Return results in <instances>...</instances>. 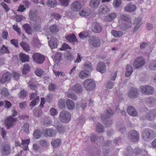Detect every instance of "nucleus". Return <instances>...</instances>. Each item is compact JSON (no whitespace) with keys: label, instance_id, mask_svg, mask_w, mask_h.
I'll list each match as a JSON object with an SVG mask.
<instances>
[{"label":"nucleus","instance_id":"f257e3e1","mask_svg":"<svg viewBox=\"0 0 156 156\" xmlns=\"http://www.w3.org/2000/svg\"><path fill=\"white\" fill-rule=\"evenodd\" d=\"M114 115L113 112L110 108L107 109L106 113H103L101 117V119L105 122L106 126H109L112 124V120L111 117Z\"/></svg>","mask_w":156,"mask_h":156},{"label":"nucleus","instance_id":"f03ea898","mask_svg":"<svg viewBox=\"0 0 156 156\" xmlns=\"http://www.w3.org/2000/svg\"><path fill=\"white\" fill-rule=\"evenodd\" d=\"M59 118L60 121L63 123H68L71 119V115L68 112L63 110L60 113Z\"/></svg>","mask_w":156,"mask_h":156},{"label":"nucleus","instance_id":"7ed1b4c3","mask_svg":"<svg viewBox=\"0 0 156 156\" xmlns=\"http://www.w3.org/2000/svg\"><path fill=\"white\" fill-rule=\"evenodd\" d=\"M85 89L87 91L93 90L96 87V84L94 80L91 79H87L83 83Z\"/></svg>","mask_w":156,"mask_h":156},{"label":"nucleus","instance_id":"20e7f679","mask_svg":"<svg viewBox=\"0 0 156 156\" xmlns=\"http://www.w3.org/2000/svg\"><path fill=\"white\" fill-rule=\"evenodd\" d=\"M140 89L142 94L147 95H151L154 92V88L149 85L141 86Z\"/></svg>","mask_w":156,"mask_h":156},{"label":"nucleus","instance_id":"39448f33","mask_svg":"<svg viewBox=\"0 0 156 156\" xmlns=\"http://www.w3.org/2000/svg\"><path fill=\"white\" fill-rule=\"evenodd\" d=\"M88 41L90 44L94 48H98L101 45L100 38L95 36H92L89 37Z\"/></svg>","mask_w":156,"mask_h":156},{"label":"nucleus","instance_id":"423d86ee","mask_svg":"<svg viewBox=\"0 0 156 156\" xmlns=\"http://www.w3.org/2000/svg\"><path fill=\"white\" fill-rule=\"evenodd\" d=\"M154 131L151 129L146 128L142 132V137L145 141H148L150 139H152L151 133H153Z\"/></svg>","mask_w":156,"mask_h":156},{"label":"nucleus","instance_id":"0eeeda50","mask_svg":"<svg viewBox=\"0 0 156 156\" xmlns=\"http://www.w3.org/2000/svg\"><path fill=\"white\" fill-rule=\"evenodd\" d=\"M145 63L144 58L142 56L137 58L134 61L133 67L135 69H139L143 66Z\"/></svg>","mask_w":156,"mask_h":156},{"label":"nucleus","instance_id":"6e6552de","mask_svg":"<svg viewBox=\"0 0 156 156\" xmlns=\"http://www.w3.org/2000/svg\"><path fill=\"white\" fill-rule=\"evenodd\" d=\"M10 146L9 143L7 142H5L2 143L1 145V151L3 155H8L10 152Z\"/></svg>","mask_w":156,"mask_h":156},{"label":"nucleus","instance_id":"1a4fd4ad","mask_svg":"<svg viewBox=\"0 0 156 156\" xmlns=\"http://www.w3.org/2000/svg\"><path fill=\"white\" fill-rule=\"evenodd\" d=\"M128 136L131 141L133 142H136L139 140L140 135L137 131L132 130L129 132Z\"/></svg>","mask_w":156,"mask_h":156},{"label":"nucleus","instance_id":"9d476101","mask_svg":"<svg viewBox=\"0 0 156 156\" xmlns=\"http://www.w3.org/2000/svg\"><path fill=\"white\" fill-rule=\"evenodd\" d=\"M17 120V118H13L11 116L7 118L5 122V125L7 129H9L10 128L12 127L16 123Z\"/></svg>","mask_w":156,"mask_h":156},{"label":"nucleus","instance_id":"9b49d317","mask_svg":"<svg viewBox=\"0 0 156 156\" xmlns=\"http://www.w3.org/2000/svg\"><path fill=\"white\" fill-rule=\"evenodd\" d=\"M92 31L95 33H99L101 32L102 30V26L97 22L93 23L91 27Z\"/></svg>","mask_w":156,"mask_h":156},{"label":"nucleus","instance_id":"f8f14e48","mask_svg":"<svg viewBox=\"0 0 156 156\" xmlns=\"http://www.w3.org/2000/svg\"><path fill=\"white\" fill-rule=\"evenodd\" d=\"M146 119L150 121H154L156 118V108L151 110L145 116Z\"/></svg>","mask_w":156,"mask_h":156},{"label":"nucleus","instance_id":"ddd939ff","mask_svg":"<svg viewBox=\"0 0 156 156\" xmlns=\"http://www.w3.org/2000/svg\"><path fill=\"white\" fill-rule=\"evenodd\" d=\"M139 92L138 89L133 87L130 89L128 93V97L130 99H134L137 97Z\"/></svg>","mask_w":156,"mask_h":156},{"label":"nucleus","instance_id":"4468645a","mask_svg":"<svg viewBox=\"0 0 156 156\" xmlns=\"http://www.w3.org/2000/svg\"><path fill=\"white\" fill-rule=\"evenodd\" d=\"M34 61L38 64L42 63L45 60L44 57L40 54L34 53L32 56Z\"/></svg>","mask_w":156,"mask_h":156},{"label":"nucleus","instance_id":"2eb2a0df","mask_svg":"<svg viewBox=\"0 0 156 156\" xmlns=\"http://www.w3.org/2000/svg\"><path fill=\"white\" fill-rule=\"evenodd\" d=\"M11 74L9 72H6L2 75L0 80V83L2 84L9 81L11 77Z\"/></svg>","mask_w":156,"mask_h":156},{"label":"nucleus","instance_id":"dca6fc26","mask_svg":"<svg viewBox=\"0 0 156 156\" xmlns=\"http://www.w3.org/2000/svg\"><path fill=\"white\" fill-rule=\"evenodd\" d=\"M82 5L78 1H74L71 5V9L74 11H78L81 9Z\"/></svg>","mask_w":156,"mask_h":156},{"label":"nucleus","instance_id":"f3484780","mask_svg":"<svg viewBox=\"0 0 156 156\" xmlns=\"http://www.w3.org/2000/svg\"><path fill=\"white\" fill-rule=\"evenodd\" d=\"M66 39L69 42L74 44L75 43H78L79 41L74 34H69L66 36Z\"/></svg>","mask_w":156,"mask_h":156},{"label":"nucleus","instance_id":"a211bd4d","mask_svg":"<svg viewBox=\"0 0 156 156\" xmlns=\"http://www.w3.org/2000/svg\"><path fill=\"white\" fill-rule=\"evenodd\" d=\"M106 69V66L104 62H100L97 64V70L98 71L103 73L105 72Z\"/></svg>","mask_w":156,"mask_h":156},{"label":"nucleus","instance_id":"6ab92c4d","mask_svg":"<svg viewBox=\"0 0 156 156\" xmlns=\"http://www.w3.org/2000/svg\"><path fill=\"white\" fill-rule=\"evenodd\" d=\"M57 41L55 37H52L48 41L49 45L52 49L56 48L57 47Z\"/></svg>","mask_w":156,"mask_h":156},{"label":"nucleus","instance_id":"aec40b11","mask_svg":"<svg viewBox=\"0 0 156 156\" xmlns=\"http://www.w3.org/2000/svg\"><path fill=\"white\" fill-rule=\"evenodd\" d=\"M127 112L130 115L136 116L138 115V113L135 108L132 106H129L127 108Z\"/></svg>","mask_w":156,"mask_h":156},{"label":"nucleus","instance_id":"412c9836","mask_svg":"<svg viewBox=\"0 0 156 156\" xmlns=\"http://www.w3.org/2000/svg\"><path fill=\"white\" fill-rule=\"evenodd\" d=\"M132 26V22L129 21L122 23L120 25V28L121 30L125 31L130 28Z\"/></svg>","mask_w":156,"mask_h":156},{"label":"nucleus","instance_id":"4be33fe9","mask_svg":"<svg viewBox=\"0 0 156 156\" xmlns=\"http://www.w3.org/2000/svg\"><path fill=\"white\" fill-rule=\"evenodd\" d=\"M73 91L76 93L80 94L83 92V89L82 86L79 84H76L72 87Z\"/></svg>","mask_w":156,"mask_h":156},{"label":"nucleus","instance_id":"5701e85b","mask_svg":"<svg viewBox=\"0 0 156 156\" xmlns=\"http://www.w3.org/2000/svg\"><path fill=\"white\" fill-rule=\"evenodd\" d=\"M22 27L26 32L29 35L33 33V30L31 27L28 23H26L22 26Z\"/></svg>","mask_w":156,"mask_h":156},{"label":"nucleus","instance_id":"b1692460","mask_svg":"<svg viewBox=\"0 0 156 156\" xmlns=\"http://www.w3.org/2000/svg\"><path fill=\"white\" fill-rule=\"evenodd\" d=\"M66 106L67 108L70 110L73 109L75 107V105L73 101L70 99H68L66 102Z\"/></svg>","mask_w":156,"mask_h":156},{"label":"nucleus","instance_id":"393cba45","mask_svg":"<svg viewBox=\"0 0 156 156\" xmlns=\"http://www.w3.org/2000/svg\"><path fill=\"white\" fill-rule=\"evenodd\" d=\"M20 60L22 62H25L29 61V57L27 55L22 53H20L19 55Z\"/></svg>","mask_w":156,"mask_h":156},{"label":"nucleus","instance_id":"a878e982","mask_svg":"<svg viewBox=\"0 0 156 156\" xmlns=\"http://www.w3.org/2000/svg\"><path fill=\"white\" fill-rule=\"evenodd\" d=\"M57 132L55 129H48L45 131V134L48 136L54 137L55 136Z\"/></svg>","mask_w":156,"mask_h":156},{"label":"nucleus","instance_id":"bb28decb","mask_svg":"<svg viewBox=\"0 0 156 156\" xmlns=\"http://www.w3.org/2000/svg\"><path fill=\"white\" fill-rule=\"evenodd\" d=\"M136 6L131 4H128L124 7L125 11L126 12H132L135 10Z\"/></svg>","mask_w":156,"mask_h":156},{"label":"nucleus","instance_id":"cd10ccee","mask_svg":"<svg viewBox=\"0 0 156 156\" xmlns=\"http://www.w3.org/2000/svg\"><path fill=\"white\" fill-rule=\"evenodd\" d=\"M62 54L60 53L57 52L55 53L53 59L57 64H58L62 59Z\"/></svg>","mask_w":156,"mask_h":156},{"label":"nucleus","instance_id":"c85d7f7f","mask_svg":"<svg viewBox=\"0 0 156 156\" xmlns=\"http://www.w3.org/2000/svg\"><path fill=\"white\" fill-rule=\"evenodd\" d=\"M99 10L102 13L105 14L106 13L109 12L110 9L107 5H103L99 7Z\"/></svg>","mask_w":156,"mask_h":156},{"label":"nucleus","instance_id":"c756f323","mask_svg":"<svg viewBox=\"0 0 156 156\" xmlns=\"http://www.w3.org/2000/svg\"><path fill=\"white\" fill-rule=\"evenodd\" d=\"M100 3V0H91L90 5L93 8H96L98 6Z\"/></svg>","mask_w":156,"mask_h":156},{"label":"nucleus","instance_id":"7c9ffc66","mask_svg":"<svg viewBox=\"0 0 156 156\" xmlns=\"http://www.w3.org/2000/svg\"><path fill=\"white\" fill-rule=\"evenodd\" d=\"M116 14L114 12H113L111 13L108 15L106 16L105 17V20L107 21L111 22L116 18Z\"/></svg>","mask_w":156,"mask_h":156},{"label":"nucleus","instance_id":"2f4dec72","mask_svg":"<svg viewBox=\"0 0 156 156\" xmlns=\"http://www.w3.org/2000/svg\"><path fill=\"white\" fill-rule=\"evenodd\" d=\"M133 67L132 66L130 65H127L126 67V72L125 74L126 77H129L132 73L133 72Z\"/></svg>","mask_w":156,"mask_h":156},{"label":"nucleus","instance_id":"473e14b6","mask_svg":"<svg viewBox=\"0 0 156 156\" xmlns=\"http://www.w3.org/2000/svg\"><path fill=\"white\" fill-rule=\"evenodd\" d=\"M39 143L41 147H43L46 148H48L50 145L49 142L47 140H41L39 141Z\"/></svg>","mask_w":156,"mask_h":156},{"label":"nucleus","instance_id":"72a5a7b5","mask_svg":"<svg viewBox=\"0 0 156 156\" xmlns=\"http://www.w3.org/2000/svg\"><path fill=\"white\" fill-rule=\"evenodd\" d=\"M61 143V141L58 139L53 140L51 143V144L54 148H57L59 147Z\"/></svg>","mask_w":156,"mask_h":156},{"label":"nucleus","instance_id":"f704fd0d","mask_svg":"<svg viewBox=\"0 0 156 156\" xmlns=\"http://www.w3.org/2000/svg\"><path fill=\"white\" fill-rule=\"evenodd\" d=\"M126 151L124 153L123 156H132L133 153V149L130 146H128L126 148Z\"/></svg>","mask_w":156,"mask_h":156},{"label":"nucleus","instance_id":"c9c22d12","mask_svg":"<svg viewBox=\"0 0 156 156\" xmlns=\"http://www.w3.org/2000/svg\"><path fill=\"white\" fill-rule=\"evenodd\" d=\"M89 73V71L84 70L81 71L79 74V76L81 79H85L88 77Z\"/></svg>","mask_w":156,"mask_h":156},{"label":"nucleus","instance_id":"e433bc0d","mask_svg":"<svg viewBox=\"0 0 156 156\" xmlns=\"http://www.w3.org/2000/svg\"><path fill=\"white\" fill-rule=\"evenodd\" d=\"M79 37L83 40H84L88 37L90 35V34L89 32L84 31H83L79 34Z\"/></svg>","mask_w":156,"mask_h":156},{"label":"nucleus","instance_id":"4c0bfd02","mask_svg":"<svg viewBox=\"0 0 156 156\" xmlns=\"http://www.w3.org/2000/svg\"><path fill=\"white\" fill-rule=\"evenodd\" d=\"M49 29L50 32L52 34H55L59 31L58 28L55 24L50 26Z\"/></svg>","mask_w":156,"mask_h":156},{"label":"nucleus","instance_id":"58836bf2","mask_svg":"<svg viewBox=\"0 0 156 156\" xmlns=\"http://www.w3.org/2000/svg\"><path fill=\"white\" fill-rule=\"evenodd\" d=\"M20 45L26 51H28L30 50V45L22 41L20 43Z\"/></svg>","mask_w":156,"mask_h":156},{"label":"nucleus","instance_id":"ea45409f","mask_svg":"<svg viewBox=\"0 0 156 156\" xmlns=\"http://www.w3.org/2000/svg\"><path fill=\"white\" fill-rule=\"evenodd\" d=\"M39 101V97L38 96L37 97L35 98L34 99V100L31 101L30 104V106L31 107L30 108L31 110H32L33 109V107L35 106L38 103Z\"/></svg>","mask_w":156,"mask_h":156},{"label":"nucleus","instance_id":"a19ab883","mask_svg":"<svg viewBox=\"0 0 156 156\" xmlns=\"http://www.w3.org/2000/svg\"><path fill=\"white\" fill-rule=\"evenodd\" d=\"M111 33L115 37H119L123 34V33L122 31H117L114 30H112Z\"/></svg>","mask_w":156,"mask_h":156},{"label":"nucleus","instance_id":"79ce46f5","mask_svg":"<svg viewBox=\"0 0 156 156\" xmlns=\"http://www.w3.org/2000/svg\"><path fill=\"white\" fill-rule=\"evenodd\" d=\"M120 18L123 20L127 22L129 21L132 22V20L130 16L127 14H121L120 16Z\"/></svg>","mask_w":156,"mask_h":156},{"label":"nucleus","instance_id":"37998d69","mask_svg":"<svg viewBox=\"0 0 156 156\" xmlns=\"http://www.w3.org/2000/svg\"><path fill=\"white\" fill-rule=\"evenodd\" d=\"M58 106L61 109H64L66 108L65 100L64 99H61L58 102Z\"/></svg>","mask_w":156,"mask_h":156},{"label":"nucleus","instance_id":"c03bdc74","mask_svg":"<svg viewBox=\"0 0 156 156\" xmlns=\"http://www.w3.org/2000/svg\"><path fill=\"white\" fill-rule=\"evenodd\" d=\"M47 4L51 8H54L57 5V3L55 0H48Z\"/></svg>","mask_w":156,"mask_h":156},{"label":"nucleus","instance_id":"a18cd8bd","mask_svg":"<svg viewBox=\"0 0 156 156\" xmlns=\"http://www.w3.org/2000/svg\"><path fill=\"white\" fill-rule=\"evenodd\" d=\"M27 94L28 93L26 90H23L20 91L18 95L20 99H24L27 96Z\"/></svg>","mask_w":156,"mask_h":156},{"label":"nucleus","instance_id":"49530a36","mask_svg":"<svg viewBox=\"0 0 156 156\" xmlns=\"http://www.w3.org/2000/svg\"><path fill=\"white\" fill-rule=\"evenodd\" d=\"M33 113L34 116L39 117L42 115L43 112L41 110H39L37 108H35L33 111Z\"/></svg>","mask_w":156,"mask_h":156},{"label":"nucleus","instance_id":"de8ad7c7","mask_svg":"<svg viewBox=\"0 0 156 156\" xmlns=\"http://www.w3.org/2000/svg\"><path fill=\"white\" fill-rule=\"evenodd\" d=\"M9 51L7 47L5 45H3L0 49V53L4 54H9Z\"/></svg>","mask_w":156,"mask_h":156},{"label":"nucleus","instance_id":"09e8293b","mask_svg":"<svg viewBox=\"0 0 156 156\" xmlns=\"http://www.w3.org/2000/svg\"><path fill=\"white\" fill-rule=\"evenodd\" d=\"M1 94L4 97H8L9 94L7 89L5 87H3L1 89Z\"/></svg>","mask_w":156,"mask_h":156},{"label":"nucleus","instance_id":"8fccbe9b","mask_svg":"<svg viewBox=\"0 0 156 156\" xmlns=\"http://www.w3.org/2000/svg\"><path fill=\"white\" fill-rule=\"evenodd\" d=\"M30 67L28 64H25L24 66L23 69H22V73L23 74L26 75L30 71Z\"/></svg>","mask_w":156,"mask_h":156},{"label":"nucleus","instance_id":"3c124183","mask_svg":"<svg viewBox=\"0 0 156 156\" xmlns=\"http://www.w3.org/2000/svg\"><path fill=\"white\" fill-rule=\"evenodd\" d=\"M33 136L35 139H37L40 138L41 137L42 133L40 130L36 129L34 132Z\"/></svg>","mask_w":156,"mask_h":156},{"label":"nucleus","instance_id":"603ef678","mask_svg":"<svg viewBox=\"0 0 156 156\" xmlns=\"http://www.w3.org/2000/svg\"><path fill=\"white\" fill-rule=\"evenodd\" d=\"M71 0H59L60 5L62 6L67 7Z\"/></svg>","mask_w":156,"mask_h":156},{"label":"nucleus","instance_id":"864d4df0","mask_svg":"<svg viewBox=\"0 0 156 156\" xmlns=\"http://www.w3.org/2000/svg\"><path fill=\"white\" fill-rule=\"evenodd\" d=\"M148 67L151 70H156V60L151 61L149 64Z\"/></svg>","mask_w":156,"mask_h":156},{"label":"nucleus","instance_id":"5fc2aeb1","mask_svg":"<svg viewBox=\"0 0 156 156\" xmlns=\"http://www.w3.org/2000/svg\"><path fill=\"white\" fill-rule=\"evenodd\" d=\"M96 127L98 132H102L104 131V126L100 123H97Z\"/></svg>","mask_w":156,"mask_h":156},{"label":"nucleus","instance_id":"6e6d98bb","mask_svg":"<svg viewBox=\"0 0 156 156\" xmlns=\"http://www.w3.org/2000/svg\"><path fill=\"white\" fill-rule=\"evenodd\" d=\"M56 128L58 132L60 133H62L65 131V128L62 124H58L56 126Z\"/></svg>","mask_w":156,"mask_h":156},{"label":"nucleus","instance_id":"4d7b16f0","mask_svg":"<svg viewBox=\"0 0 156 156\" xmlns=\"http://www.w3.org/2000/svg\"><path fill=\"white\" fill-rule=\"evenodd\" d=\"M114 82L112 80H109L108 81L106 84V87L107 89H112L113 87Z\"/></svg>","mask_w":156,"mask_h":156},{"label":"nucleus","instance_id":"13d9d810","mask_svg":"<svg viewBox=\"0 0 156 156\" xmlns=\"http://www.w3.org/2000/svg\"><path fill=\"white\" fill-rule=\"evenodd\" d=\"M66 95L68 97L71 98L74 100H76L77 98V96L75 94L69 91L67 92Z\"/></svg>","mask_w":156,"mask_h":156},{"label":"nucleus","instance_id":"bf43d9fd","mask_svg":"<svg viewBox=\"0 0 156 156\" xmlns=\"http://www.w3.org/2000/svg\"><path fill=\"white\" fill-rule=\"evenodd\" d=\"M43 70L40 68H38L35 70V74L39 77L41 76L43 74Z\"/></svg>","mask_w":156,"mask_h":156},{"label":"nucleus","instance_id":"052dcab7","mask_svg":"<svg viewBox=\"0 0 156 156\" xmlns=\"http://www.w3.org/2000/svg\"><path fill=\"white\" fill-rule=\"evenodd\" d=\"M80 15L82 16H89L90 14V12L89 11H87L86 10H83L79 12Z\"/></svg>","mask_w":156,"mask_h":156},{"label":"nucleus","instance_id":"680f3d73","mask_svg":"<svg viewBox=\"0 0 156 156\" xmlns=\"http://www.w3.org/2000/svg\"><path fill=\"white\" fill-rule=\"evenodd\" d=\"M28 85L31 90H36L37 89V85L30 81L28 83Z\"/></svg>","mask_w":156,"mask_h":156},{"label":"nucleus","instance_id":"e2e57ef3","mask_svg":"<svg viewBox=\"0 0 156 156\" xmlns=\"http://www.w3.org/2000/svg\"><path fill=\"white\" fill-rule=\"evenodd\" d=\"M145 151V150H141L138 148H137L135 149L134 153L136 154L139 155L141 154L142 156L144 154L143 152Z\"/></svg>","mask_w":156,"mask_h":156},{"label":"nucleus","instance_id":"0e129e2a","mask_svg":"<svg viewBox=\"0 0 156 156\" xmlns=\"http://www.w3.org/2000/svg\"><path fill=\"white\" fill-rule=\"evenodd\" d=\"M84 66L85 69H87L89 72L92 70V67L90 63L87 62L84 64Z\"/></svg>","mask_w":156,"mask_h":156},{"label":"nucleus","instance_id":"69168bd1","mask_svg":"<svg viewBox=\"0 0 156 156\" xmlns=\"http://www.w3.org/2000/svg\"><path fill=\"white\" fill-rule=\"evenodd\" d=\"M51 16L56 20H59L61 18V16L58 13H52L51 14Z\"/></svg>","mask_w":156,"mask_h":156},{"label":"nucleus","instance_id":"338daca9","mask_svg":"<svg viewBox=\"0 0 156 156\" xmlns=\"http://www.w3.org/2000/svg\"><path fill=\"white\" fill-rule=\"evenodd\" d=\"M65 57L66 59L71 61L73 60V57L72 53L70 52H67L65 54Z\"/></svg>","mask_w":156,"mask_h":156},{"label":"nucleus","instance_id":"774afa93","mask_svg":"<svg viewBox=\"0 0 156 156\" xmlns=\"http://www.w3.org/2000/svg\"><path fill=\"white\" fill-rule=\"evenodd\" d=\"M121 3V0H114L113 4L115 8H117L120 6Z\"/></svg>","mask_w":156,"mask_h":156}]
</instances>
